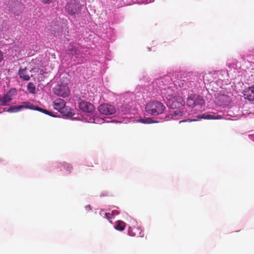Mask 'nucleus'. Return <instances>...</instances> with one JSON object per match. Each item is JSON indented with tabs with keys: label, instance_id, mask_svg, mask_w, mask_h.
<instances>
[{
	"label": "nucleus",
	"instance_id": "nucleus-10",
	"mask_svg": "<svg viewBox=\"0 0 254 254\" xmlns=\"http://www.w3.org/2000/svg\"><path fill=\"white\" fill-rule=\"evenodd\" d=\"M245 98L249 101L254 100V87H251L245 89L243 91Z\"/></svg>",
	"mask_w": 254,
	"mask_h": 254
},
{
	"label": "nucleus",
	"instance_id": "nucleus-11",
	"mask_svg": "<svg viewBox=\"0 0 254 254\" xmlns=\"http://www.w3.org/2000/svg\"><path fill=\"white\" fill-rule=\"evenodd\" d=\"M65 105V102L63 99L58 98L54 102V108L60 112Z\"/></svg>",
	"mask_w": 254,
	"mask_h": 254
},
{
	"label": "nucleus",
	"instance_id": "nucleus-24",
	"mask_svg": "<svg viewBox=\"0 0 254 254\" xmlns=\"http://www.w3.org/2000/svg\"><path fill=\"white\" fill-rule=\"evenodd\" d=\"M41 1L45 3H47L52 2L54 0H41Z\"/></svg>",
	"mask_w": 254,
	"mask_h": 254
},
{
	"label": "nucleus",
	"instance_id": "nucleus-1",
	"mask_svg": "<svg viewBox=\"0 0 254 254\" xmlns=\"http://www.w3.org/2000/svg\"><path fill=\"white\" fill-rule=\"evenodd\" d=\"M67 76L66 74H61L60 78L61 83H63V84H58L53 89L54 93L58 96L64 98L67 97L70 94L69 89L67 86L69 82V79Z\"/></svg>",
	"mask_w": 254,
	"mask_h": 254
},
{
	"label": "nucleus",
	"instance_id": "nucleus-9",
	"mask_svg": "<svg viewBox=\"0 0 254 254\" xmlns=\"http://www.w3.org/2000/svg\"><path fill=\"white\" fill-rule=\"evenodd\" d=\"M128 234L131 237L138 236L140 237H143L144 235L141 229L139 227H129L128 229Z\"/></svg>",
	"mask_w": 254,
	"mask_h": 254
},
{
	"label": "nucleus",
	"instance_id": "nucleus-19",
	"mask_svg": "<svg viewBox=\"0 0 254 254\" xmlns=\"http://www.w3.org/2000/svg\"><path fill=\"white\" fill-rule=\"evenodd\" d=\"M27 89L29 93H34L35 92V86L32 82H29L27 85Z\"/></svg>",
	"mask_w": 254,
	"mask_h": 254
},
{
	"label": "nucleus",
	"instance_id": "nucleus-21",
	"mask_svg": "<svg viewBox=\"0 0 254 254\" xmlns=\"http://www.w3.org/2000/svg\"><path fill=\"white\" fill-rule=\"evenodd\" d=\"M206 119H221L220 116H214L211 115H207L204 117Z\"/></svg>",
	"mask_w": 254,
	"mask_h": 254
},
{
	"label": "nucleus",
	"instance_id": "nucleus-23",
	"mask_svg": "<svg viewBox=\"0 0 254 254\" xmlns=\"http://www.w3.org/2000/svg\"><path fill=\"white\" fill-rule=\"evenodd\" d=\"M105 215L108 219H112L113 217V215L110 213H105Z\"/></svg>",
	"mask_w": 254,
	"mask_h": 254
},
{
	"label": "nucleus",
	"instance_id": "nucleus-7",
	"mask_svg": "<svg viewBox=\"0 0 254 254\" xmlns=\"http://www.w3.org/2000/svg\"><path fill=\"white\" fill-rule=\"evenodd\" d=\"M229 102V97L225 94H218L215 98V102L219 106H225L227 105Z\"/></svg>",
	"mask_w": 254,
	"mask_h": 254
},
{
	"label": "nucleus",
	"instance_id": "nucleus-22",
	"mask_svg": "<svg viewBox=\"0 0 254 254\" xmlns=\"http://www.w3.org/2000/svg\"><path fill=\"white\" fill-rule=\"evenodd\" d=\"M141 122L144 124H151L154 123L150 118H147L146 119H142Z\"/></svg>",
	"mask_w": 254,
	"mask_h": 254
},
{
	"label": "nucleus",
	"instance_id": "nucleus-26",
	"mask_svg": "<svg viewBox=\"0 0 254 254\" xmlns=\"http://www.w3.org/2000/svg\"><path fill=\"white\" fill-rule=\"evenodd\" d=\"M67 165L68 166H67V168H68L69 171H70V170L72 169V167H71V166H70V165H67Z\"/></svg>",
	"mask_w": 254,
	"mask_h": 254
},
{
	"label": "nucleus",
	"instance_id": "nucleus-2",
	"mask_svg": "<svg viewBox=\"0 0 254 254\" xmlns=\"http://www.w3.org/2000/svg\"><path fill=\"white\" fill-rule=\"evenodd\" d=\"M169 100L171 108L176 109L172 114L173 119L174 120L179 119L183 115V112L180 109L183 105L184 101L183 98L180 96H174L171 97Z\"/></svg>",
	"mask_w": 254,
	"mask_h": 254
},
{
	"label": "nucleus",
	"instance_id": "nucleus-14",
	"mask_svg": "<svg viewBox=\"0 0 254 254\" xmlns=\"http://www.w3.org/2000/svg\"><path fill=\"white\" fill-rule=\"evenodd\" d=\"M26 107L27 108H29L30 109L40 111L41 112L45 113V114L48 115L50 116L54 117V116L51 112H50L45 109H43L41 108H40L39 107H38L37 106H35V105H30V106H26Z\"/></svg>",
	"mask_w": 254,
	"mask_h": 254
},
{
	"label": "nucleus",
	"instance_id": "nucleus-5",
	"mask_svg": "<svg viewBox=\"0 0 254 254\" xmlns=\"http://www.w3.org/2000/svg\"><path fill=\"white\" fill-rule=\"evenodd\" d=\"M98 111L103 115H111L115 113L116 109L113 106L105 103L98 107Z\"/></svg>",
	"mask_w": 254,
	"mask_h": 254
},
{
	"label": "nucleus",
	"instance_id": "nucleus-13",
	"mask_svg": "<svg viewBox=\"0 0 254 254\" xmlns=\"http://www.w3.org/2000/svg\"><path fill=\"white\" fill-rule=\"evenodd\" d=\"M60 112L63 114V116L67 117H72L74 115V113L72 112V110L69 107L65 106L62 108V110Z\"/></svg>",
	"mask_w": 254,
	"mask_h": 254
},
{
	"label": "nucleus",
	"instance_id": "nucleus-27",
	"mask_svg": "<svg viewBox=\"0 0 254 254\" xmlns=\"http://www.w3.org/2000/svg\"><path fill=\"white\" fill-rule=\"evenodd\" d=\"M185 122V121H181L180 122V123H181L182 122Z\"/></svg>",
	"mask_w": 254,
	"mask_h": 254
},
{
	"label": "nucleus",
	"instance_id": "nucleus-25",
	"mask_svg": "<svg viewBox=\"0 0 254 254\" xmlns=\"http://www.w3.org/2000/svg\"><path fill=\"white\" fill-rule=\"evenodd\" d=\"M3 58V53L0 50V63L2 61Z\"/></svg>",
	"mask_w": 254,
	"mask_h": 254
},
{
	"label": "nucleus",
	"instance_id": "nucleus-12",
	"mask_svg": "<svg viewBox=\"0 0 254 254\" xmlns=\"http://www.w3.org/2000/svg\"><path fill=\"white\" fill-rule=\"evenodd\" d=\"M18 75L19 77L24 80L28 81L30 77L29 75L26 74V68H23L20 67L18 70Z\"/></svg>",
	"mask_w": 254,
	"mask_h": 254
},
{
	"label": "nucleus",
	"instance_id": "nucleus-4",
	"mask_svg": "<svg viewBox=\"0 0 254 254\" xmlns=\"http://www.w3.org/2000/svg\"><path fill=\"white\" fill-rule=\"evenodd\" d=\"M83 6L75 0H71L67 3L65 8L68 14L78 15L80 13Z\"/></svg>",
	"mask_w": 254,
	"mask_h": 254
},
{
	"label": "nucleus",
	"instance_id": "nucleus-8",
	"mask_svg": "<svg viewBox=\"0 0 254 254\" xmlns=\"http://www.w3.org/2000/svg\"><path fill=\"white\" fill-rule=\"evenodd\" d=\"M12 90L7 92L3 97H0V106H7L12 100L14 95L12 94Z\"/></svg>",
	"mask_w": 254,
	"mask_h": 254
},
{
	"label": "nucleus",
	"instance_id": "nucleus-17",
	"mask_svg": "<svg viewBox=\"0 0 254 254\" xmlns=\"http://www.w3.org/2000/svg\"><path fill=\"white\" fill-rule=\"evenodd\" d=\"M67 49L70 52L72 56H76L78 55V51L75 46L72 44H69Z\"/></svg>",
	"mask_w": 254,
	"mask_h": 254
},
{
	"label": "nucleus",
	"instance_id": "nucleus-16",
	"mask_svg": "<svg viewBox=\"0 0 254 254\" xmlns=\"http://www.w3.org/2000/svg\"><path fill=\"white\" fill-rule=\"evenodd\" d=\"M126 227V223L123 221L118 220L116 222V225L115 228L119 231H123Z\"/></svg>",
	"mask_w": 254,
	"mask_h": 254
},
{
	"label": "nucleus",
	"instance_id": "nucleus-15",
	"mask_svg": "<svg viewBox=\"0 0 254 254\" xmlns=\"http://www.w3.org/2000/svg\"><path fill=\"white\" fill-rule=\"evenodd\" d=\"M24 108V106L22 105L12 106H10L7 110L9 113H15L21 111Z\"/></svg>",
	"mask_w": 254,
	"mask_h": 254
},
{
	"label": "nucleus",
	"instance_id": "nucleus-20",
	"mask_svg": "<svg viewBox=\"0 0 254 254\" xmlns=\"http://www.w3.org/2000/svg\"><path fill=\"white\" fill-rule=\"evenodd\" d=\"M194 96H190L187 100V105L191 107L195 106V103H194Z\"/></svg>",
	"mask_w": 254,
	"mask_h": 254
},
{
	"label": "nucleus",
	"instance_id": "nucleus-18",
	"mask_svg": "<svg viewBox=\"0 0 254 254\" xmlns=\"http://www.w3.org/2000/svg\"><path fill=\"white\" fill-rule=\"evenodd\" d=\"M194 102L195 106L197 105H202L204 103V101L200 96H194Z\"/></svg>",
	"mask_w": 254,
	"mask_h": 254
},
{
	"label": "nucleus",
	"instance_id": "nucleus-3",
	"mask_svg": "<svg viewBox=\"0 0 254 254\" xmlns=\"http://www.w3.org/2000/svg\"><path fill=\"white\" fill-rule=\"evenodd\" d=\"M165 109L164 105L159 101H152L147 103L145 110L148 114L156 116L162 114Z\"/></svg>",
	"mask_w": 254,
	"mask_h": 254
},
{
	"label": "nucleus",
	"instance_id": "nucleus-6",
	"mask_svg": "<svg viewBox=\"0 0 254 254\" xmlns=\"http://www.w3.org/2000/svg\"><path fill=\"white\" fill-rule=\"evenodd\" d=\"M78 106L83 112L91 113L95 110V107L93 104L84 100H81L79 102Z\"/></svg>",
	"mask_w": 254,
	"mask_h": 254
}]
</instances>
